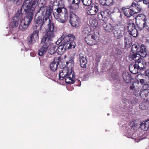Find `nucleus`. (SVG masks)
Returning <instances> with one entry per match:
<instances>
[{
	"mask_svg": "<svg viewBox=\"0 0 149 149\" xmlns=\"http://www.w3.org/2000/svg\"><path fill=\"white\" fill-rule=\"evenodd\" d=\"M54 25L52 24L48 25V28L46 33L42 38L40 42L41 47L38 51V55L42 56L45 54L50 45L51 42L54 36Z\"/></svg>",
	"mask_w": 149,
	"mask_h": 149,
	"instance_id": "nucleus-2",
	"label": "nucleus"
},
{
	"mask_svg": "<svg viewBox=\"0 0 149 149\" xmlns=\"http://www.w3.org/2000/svg\"><path fill=\"white\" fill-rule=\"evenodd\" d=\"M29 26L27 25V24L24 23L23 21H21L19 26V29L22 31L26 30L28 27Z\"/></svg>",
	"mask_w": 149,
	"mask_h": 149,
	"instance_id": "nucleus-31",
	"label": "nucleus"
},
{
	"mask_svg": "<svg viewBox=\"0 0 149 149\" xmlns=\"http://www.w3.org/2000/svg\"><path fill=\"white\" fill-rule=\"evenodd\" d=\"M36 3H34L31 5L30 6V3L25 4L22 7V9L24 10V14H26V16L24 18V19L22 21H23L24 23L29 26L31 22L33 17L34 11L36 6H35Z\"/></svg>",
	"mask_w": 149,
	"mask_h": 149,
	"instance_id": "nucleus-6",
	"label": "nucleus"
},
{
	"mask_svg": "<svg viewBox=\"0 0 149 149\" xmlns=\"http://www.w3.org/2000/svg\"><path fill=\"white\" fill-rule=\"evenodd\" d=\"M127 28L129 34L133 37H136L138 35V32L135 24L133 23H128Z\"/></svg>",
	"mask_w": 149,
	"mask_h": 149,
	"instance_id": "nucleus-15",
	"label": "nucleus"
},
{
	"mask_svg": "<svg viewBox=\"0 0 149 149\" xmlns=\"http://www.w3.org/2000/svg\"><path fill=\"white\" fill-rule=\"evenodd\" d=\"M131 6L135 8L138 11L137 12V13H138L142 9L141 6L139 5L138 4L135 3H133L131 5Z\"/></svg>",
	"mask_w": 149,
	"mask_h": 149,
	"instance_id": "nucleus-36",
	"label": "nucleus"
},
{
	"mask_svg": "<svg viewBox=\"0 0 149 149\" xmlns=\"http://www.w3.org/2000/svg\"><path fill=\"white\" fill-rule=\"evenodd\" d=\"M91 31V29L88 25L84 26L82 32L85 34H88Z\"/></svg>",
	"mask_w": 149,
	"mask_h": 149,
	"instance_id": "nucleus-33",
	"label": "nucleus"
},
{
	"mask_svg": "<svg viewBox=\"0 0 149 149\" xmlns=\"http://www.w3.org/2000/svg\"><path fill=\"white\" fill-rule=\"evenodd\" d=\"M62 8L58 7L56 9V12L53 13V15L55 19L58 18L59 16H61L60 15L63 13L62 12Z\"/></svg>",
	"mask_w": 149,
	"mask_h": 149,
	"instance_id": "nucleus-30",
	"label": "nucleus"
},
{
	"mask_svg": "<svg viewBox=\"0 0 149 149\" xmlns=\"http://www.w3.org/2000/svg\"><path fill=\"white\" fill-rule=\"evenodd\" d=\"M42 6L36 10L35 16L40 15L44 17V21H47L48 19L49 20V23L48 24V27L49 24H52L54 25L53 23L51 22V19L52 18L51 13L52 11V6L50 5L46 7V5L43 3H41Z\"/></svg>",
	"mask_w": 149,
	"mask_h": 149,
	"instance_id": "nucleus-5",
	"label": "nucleus"
},
{
	"mask_svg": "<svg viewBox=\"0 0 149 149\" xmlns=\"http://www.w3.org/2000/svg\"><path fill=\"white\" fill-rule=\"evenodd\" d=\"M141 17V19L140 22H142V21L145 22L147 20V19L146 18V16L143 14H141L138 15L137 16V17Z\"/></svg>",
	"mask_w": 149,
	"mask_h": 149,
	"instance_id": "nucleus-38",
	"label": "nucleus"
},
{
	"mask_svg": "<svg viewBox=\"0 0 149 149\" xmlns=\"http://www.w3.org/2000/svg\"><path fill=\"white\" fill-rule=\"evenodd\" d=\"M149 119H148L145 121H143L142 123H137V122L132 121L131 123V127L132 129L134 130H136L138 128L140 127L142 130L146 131L149 128Z\"/></svg>",
	"mask_w": 149,
	"mask_h": 149,
	"instance_id": "nucleus-8",
	"label": "nucleus"
},
{
	"mask_svg": "<svg viewBox=\"0 0 149 149\" xmlns=\"http://www.w3.org/2000/svg\"><path fill=\"white\" fill-rule=\"evenodd\" d=\"M122 51L120 49L117 48L116 49L115 53V59L116 61L118 62H120L122 58Z\"/></svg>",
	"mask_w": 149,
	"mask_h": 149,
	"instance_id": "nucleus-23",
	"label": "nucleus"
},
{
	"mask_svg": "<svg viewBox=\"0 0 149 149\" xmlns=\"http://www.w3.org/2000/svg\"><path fill=\"white\" fill-rule=\"evenodd\" d=\"M64 13H63L60 16L58 17L56 19L58 22L62 23H64L66 22L68 18L69 19V15L67 10L66 8H64Z\"/></svg>",
	"mask_w": 149,
	"mask_h": 149,
	"instance_id": "nucleus-18",
	"label": "nucleus"
},
{
	"mask_svg": "<svg viewBox=\"0 0 149 149\" xmlns=\"http://www.w3.org/2000/svg\"><path fill=\"white\" fill-rule=\"evenodd\" d=\"M102 14V12H99L97 14V17L100 20L101 19L103 21V20L102 19V18H104L103 17V15Z\"/></svg>",
	"mask_w": 149,
	"mask_h": 149,
	"instance_id": "nucleus-40",
	"label": "nucleus"
},
{
	"mask_svg": "<svg viewBox=\"0 0 149 149\" xmlns=\"http://www.w3.org/2000/svg\"><path fill=\"white\" fill-rule=\"evenodd\" d=\"M136 23L137 26L138 28L140 30H141L143 29H146L149 31V26H148V22H147L146 21L144 22L143 23L140 22L138 23L137 21H136Z\"/></svg>",
	"mask_w": 149,
	"mask_h": 149,
	"instance_id": "nucleus-21",
	"label": "nucleus"
},
{
	"mask_svg": "<svg viewBox=\"0 0 149 149\" xmlns=\"http://www.w3.org/2000/svg\"><path fill=\"white\" fill-rule=\"evenodd\" d=\"M54 25L52 24L48 25V28L46 33L42 38L40 42L41 47L38 51V55L42 56L45 54L50 45L51 42L54 36Z\"/></svg>",
	"mask_w": 149,
	"mask_h": 149,
	"instance_id": "nucleus-3",
	"label": "nucleus"
},
{
	"mask_svg": "<svg viewBox=\"0 0 149 149\" xmlns=\"http://www.w3.org/2000/svg\"><path fill=\"white\" fill-rule=\"evenodd\" d=\"M64 0H59L58 1V2L57 3V5L59 6L61 4H62L63 3V1Z\"/></svg>",
	"mask_w": 149,
	"mask_h": 149,
	"instance_id": "nucleus-41",
	"label": "nucleus"
},
{
	"mask_svg": "<svg viewBox=\"0 0 149 149\" xmlns=\"http://www.w3.org/2000/svg\"><path fill=\"white\" fill-rule=\"evenodd\" d=\"M99 11L98 6L95 4H92L91 6H89L87 8V13L91 15H95Z\"/></svg>",
	"mask_w": 149,
	"mask_h": 149,
	"instance_id": "nucleus-16",
	"label": "nucleus"
},
{
	"mask_svg": "<svg viewBox=\"0 0 149 149\" xmlns=\"http://www.w3.org/2000/svg\"><path fill=\"white\" fill-rule=\"evenodd\" d=\"M46 76L48 78L50 77H51L50 75H48L47 76L46 75Z\"/></svg>",
	"mask_w": 149,
	"mask_h": 149,
	"instance_id": "nucleus-48",
	"label": "nucleus"
},
{
	"mask_svg": "<svg viewBox=\"0 0 149 149\" xmlns=\"http://www.w3.org/2000/svg\"><path fill=\"white\" fill-rule=\"evenodd\" d=\"M74 36L72 34L67 35L66 33H63L59 39V40H61L60 42L63 41V45L62 44L60 45H56L57 53L61 55L64 54L67 49L74 48L76 46V44L74 42Z\"/></svg>",
	"mask_w": 149,
	"mask_h": 149,
	"instance_id": "nucleus-4",
	"label": "nucleus"
},
{
	"mask_svg": "<svg viewBox=\"0 0 149 149\" xmlns=\"http://www.w3.org/2000/svg\"><path fill=\"white\" fill-rule=\"evenodd\" d=\"M74 65V60L73 58H70V60L66 62L65 65L63 66V70H61L59 73V79L60 80L65 79V76L66 75V72L68 69L72 68Z\"/></svg>",
	"mask_w": 149,
	"mask_h": 149,
	"instance_id": "nucleus-7",
	"label": "nucleus"
},
{
	"mask_svg": "<svg viewBox=\"0 0 149 149\" xmlns=\"http://www.w3.org/2000/svg\"><path fill=\"white\" fill-rule=\"evenodd\" d=\"M58 65V62H55L54 61L51 63L49 65L50 69L53 71H55L57 69Z\"/></svg>",
	"mask_w": 149,
	"mask_h": 149,
	"instance_id": "nucleus-29",
	"label": "nucleus"
},
{
	"mask_svg": "<svg viewBox=\"0 0 149 149\" xmlns=\"http://www.w3.org/2000/svg\"><path fill=\"white\" fill-rule=\"evenodd\" d=\"M107 115H109V113H108L107 114Z\"/></svg>",
	"mask_w": 149,
	"mask_h": 149,
	"instance_id": "nucleus-52",
	"label": "nucleus"
},
{
	"mask_svg": "<svg viewBox=\"0 0 149 149\" xmlns=\"http://www.w3.org/2000/svg\"><path fill=\"white\" fill-rule=\"evenodd\" d=\"M130 7L129 6L128 8H127V7H124L122 8L124 15L127 17H129L134 14H136L137 13L136 12H134L132 9H130Z\"/></svg>",
	"mask_w": 149,
	"mask_h": 149,
	"instance_id": "nucleus-20",
	"label": "nucleus"
},
{
	"mask_svg": "<svg viewBox=\"0 0 149 149\" xmlns=\"http://www.w3.org/2000/svg\"><path fill=\"white\" fill-rule=\"evenodd\" d=\"M56 52V45L52 46L48 51V53L52 55Z\"/></svg>",
	"mask_w": 149,
	"mask_h": 149,
	"instance_id": "nucleus-34",
	"label": "nucleus"
},
{
	"mask_svg": "<svg viewBox=\"0 0 149 149\" xmlns=\"http://www.w3.org/2000/svg\"><path fill=\"white\" fill-rule=\"evenodd\" d=\"M148 89H147V90H146V91H144L142 92H142L143 93H145L144 94V96L145 97H147L148 96V93H149V91H148Z\"/></svg>",
	"mask_w": 149,
	"mask_h": 149,
	"instance_id": "nucleus-42",
	"label": "nucleus"
},
{
	"mask_svg": "<svg viewBox=\"0 0 149 149\" xmlns=\"http://www.w3.org/2000/svg\"><path fill=\"white\" fill-rule=\"evenodd\" d=\"M44 17H42L41 16L38 15L37 17L35 20V22L36 24L40 25V29L41 30L42 26L46 21H44Z\"/></svg>",
	"mask_w": 149,
	"mask_h": 149,
	"instance_id": "nucleus-24",
	"label": "nucleus"
},
{
	"mask_svg": "<svg viewBox=\"0 0 149 149\" xmlns=\"http://www.w3.org/2000/svg\"><path fill=\"white\" fill-rule=\"evenodd\" d=\"M130 88L131 89H132V90H134L135 87L134 86L133 84H132V86H130Z\"/></svg>",
	"mask_w": 149,
	"mask_h": 149,
	"instance_id": "nucleus-46",
	"label": "nucleus"
},
{
	"mask_svg": "<svg viewBox=\"0 0 149 149\" xmlns=\"http://www.w3.org/2000/svg\"><path fill=\"white\" fill-rule=\"evenodd\" d=\"M139 82L142 86L143 89L142 92L144 91H145L147 90L149 87L148 84V82L145 80L142 79H140Z\"/></svg>",
	"mask_w": 149,
	"mask_h": 149,
	"instance_id": "nucleus-27",
	"label": "nucleus"
},
{
	"mask_svg": "<svg viewBox=\"0 0 149 149\" xmlns=\"http://www.w3.org/2000/svg\"><path fill=\"white\" fill-rule=\"evenodd\" d=\"M143 3L146 4H147L149 3V1L148 0H142Z\"/></svg>",
	"mask_w": 149,
	"mask_h": 149,
	"instance_id": "nucleus-44",
	"label": "nucleus"
},
{
	"mask_svg": "<svg viewBox=\"0 0 149 149\" xmlns=\"http://www.w3.org/2000/svg\"><path fill=\"white\" fill-rule=\"evenodd\" d=\"M125 43L126 47H129L130 46V44H131L132 39L131 38L130 36H128L127 37H125L124 38Z\"/></svg>",
	"mask_w": 149,
	"mask_h": 149,
	"instance_id": "nucleus-32",
	"label": "nucleus"
},
{
	"mask_svg": "<svg viewBox=\"0 0 149 149\" xmlns=\"http://www.w3.org/2000/svg\"><path fill=\"white\" fill-rule=\"evenodd\" d=\"M133 54L130 56L132 59L135 61V63L129 66V70L133 74H136L138 73L139 70L146 68L147 66V63L145 60L140 58L137 55L142 57H145L147 54L146 48L143 44L141 46L139 45H133L131 49V53Z\"/></svg>",
	"mask_w": 149,
	"mask_h": 149,
	"instance_id": "nucleus-1",
	"label": "nucleus"
},
{
	"mask_svg": "<svg viewBox=\"0 0 149 149\" xmlns=\"http://www.w3.org/2000/svg\"><path fill=\"white\" fill-rule=\"evenodd\" d=\"M38 34L39 31L38 30H36L30 36L27 38L28 43L29 45H31L38 40L39 39Z\"/></svg>",
	"mask_w": 149,
	"mask_h": 149,
	"instance_id": "nucleus-14",
	"label": "nucleus"
},
{
	"mask_svg": "<svg viewBox=\"0 0 149 149\" xmlns=\"http://www.w3.org/2000/svg\"><path fill=\"white\" fill-rule=\"evenodd\" d=\"M32 54L31 53V56H34V55H33V56H32Z\"/></svg>",
	"mask_w": 149,
	"mask_h": 149,
	"instance_id": "nucleus-50",
	"label": "nucleus"
},
{
	"mask_svg": "<svg viewBox=\"0 0 149 149\" xmlns=\"http://www.w3.org/2000/svg\"><path fill=\"white\" fill-rule=\"evenodd\" d=\"M102 15H103V17L105 18L107 17H108L111 14V12L109 10H105L103 11L102 12Z\"/></svg>",
	"mask_w": 149,
	"mask_h": 149,
	"instance_id": "nucleus-35",
	"label": "nucleus"
},
{
	"mask_svg": "<svg viewBox=\"0 0 149 149\" xmlns=\"http://www.w3.org/2000/svg\"><path fill=\"white\" fill-rule=\"evenodd\" d=\"M78 61L79 62V65L81 68L84 69L86 68L87 61L85 55L82 54H79Z\"/></svg>",
	"mask_w": 149,
	"mask_h": 149,
	"instance_id": "nucleus-19",
	"label": "nucleus"
},
{
	"mask_svg": "<svg viewBox=\"0 0 149 149\" xmlns=\"http://www.w3.org/2000/svg\"><path fill=\"white\" fill-rule=\"evenodd\" d=\"M103 26L105 31L108 32H111L113 31L114 29V26L109 23L104 22L103 24Z\"/></svg>",
	"mask_w": 149,
	"mask_h": 149,
	"instance_id": "nucleus-22",
	"label": "nucleus"
},
{
	"mask_svg": "<svg viewBox=\"0 0 149 149\" xmlns=\"http://www.w3.org/2000/svg\"><path fill=\"white\" fill-rule=\"evenodd\" d=\"M123 78L125 82L126 83H129L130 82L131 80V76L128 72H124L122 74Z\"/></svg>",
	"mask_w": 149,
	"mask_h": 149,
	"instance_id": "nucleus-26",
	"label": "nucleus"
},
{
	"mask_svg": "<svg viewBox=\"0 0 149 149\" xmlns=\"http://www.w3.org/2000/svg\"><path fill=\"white\" fill-rule=\"evenodd\" d=\"M81 1L84 5L88 6H90L92 3L91 0H80Z\"/></svg>",
	"mask_w": 149,
	"mask_h": 149,
	"instance_id": "nucleus-37",
	"label": "nucleus"
},
{
	"mask_svg": "<svg viewBox=\"0 0 149 149\" xmlns=\"http://www.w3.org/2000/svg\"><path fill=\"white\" fill-rule=\"evenodd\" d=\"M65 79L66 83L68 84H73L75 81L79 82V84L77 85L78 86H80L81 81L79 80H77L75 79L74 72L72 70L70 72L69 69H68L66 72V75L65 76Z\"/></svg>",
	"mask_w": 149,
	"mask_h": 149,
	"instance_id": "nucleus-9",
	"label": "nucleus"
},
{
	"mask_svg": "<svg viewBox=\"0 0 149 149\" xmlns=\"http://www.w3.org/2000/svg\"><path fill=\"white\" fill-rule=\"evenodd\" d=\"M124 29V26L120 24H117L114 26V29L113 32L116 38L120 39L123 37Z\"/></svg>",
	"mask_w": 149,
	"mask_h": 149,
	"instance_id": "nucleus-10",
	"label": "nucleus"
},
{
	"mask_svg": "<svg viewBox=\"0 0 149 149\" xmlns=\"http://www.w3.org/2000/svg\"><path fill=\"white\" fill-rule=\"evenodd\" d=\"M99 1L102 5L108 7L113 5L114 4L113 0H99Z\"/></svg>",
	"mask_w": 149,
	"mask_h": 149,
	"instance_id": "nucleus-25",
	"label": "nucleus"
},
{
	"mask_svg": "<svg viewBox=\"0 0 149 149\" xmlns=\"http://www.w3.org/2000/svg\"><path fill=\"white\" fill-rule=\"evenodd\" d=\"M97 37L95 34H89L85 38V41L89 45L92 46L96 44Z\"/></svg>",
	"mask_w": 149,
	"mask_h": 149,
	"instance_id": "nucleus-13",
	"label": "nucleus"
},
{
	"mask_svg": "<svg viewBox=\"0 0 149 149\" xmlns=\"http://www.w3.org/2000/svg\"><path fill=\"white\" fill-rule=\"evenodd\" d=\"M145 75L146 76H147L148 77V79H149V70H147L145 71Z\"/></svg>",
	"mask_w": 149,
	"mask_h": 149,
	"instance_id": "nucleus-43",
	"label": "nucleus"
},
{
	"mask_svg": "<svg viewBox=\"0 0 149 149\" xmlns=\"http://www.w3.org/2000/svg\"><path fill=\"white\" fill-rule=\"evenodd\" d=\"M134 1L136 2H139L142 1V0H134Z\"/></svg>",
	"mask_w": 149,
	"mask_h": 149,
	"instance_id": "nucleus-47",
	"label": "nucleus"
},
{
	"mask_svg": "<svg viewBox=\"0 0 149 149\" xmlns=\"http://www.w3.org/2000/svg\"><path fill=\"white\" fill-rule=\"evenodd\" d=\"M146 41L147 42H148V39H146Z\"/></svg>",
	"mask_w": 149,
	"mask_h": 149,
	"instance_id": "nucleus-49",
	"label": "nucleus"
},
{
	"mask_svg": "<svg viewBox=\"0 0 149 149\" xmlns=\"http://www.w3.org/2000/svg\"><path fill=\"white\" fill-rule=\"evenodd\" d=\"M70 3L68 6V8L70 11L73 12V11L76 10L79 8V4L80 2V0H72L68 1Z\"/></svg>",
	"mask_w": 149,
	"mask_h": 149,
	"instance_id": "nucleus-17",
	"label": "nucleus"
},
{
	"mask_svg": "<svg viewBox=\"0 0 149 149\" xmlns=\"http://www.w3.org/2000/svg\"><path fill=\"white\" fill-rule=\"evenodd\" d=\"M56 3H57V0H55L54 2V3H55V2H56Z\"/></svg>",
	"mask_w": 149,
	"mask_h": 149,
	"instance_id": "nucleus-51",
	"label": "nucleus"
},
{
	"mask_svg": "<svg viewBox=\"0 0 149 149\" xmlns=\"http://www.w3.org/2000/svg\"><path fill=\"white\" fill-rule=\"evenodd\" d=\"M146 104L145 103H142L140 104L139 105V108L142 110H146L148 109L147 107L145 105Z\"/></svg>",
	"mask_w": 149,
	"mask_h": 149,
	"instance_id": "nucleus-39",
	"label": "nucleus"
},
{
	"mask_svg": "<svg viewBox=\"0 0 149 149\" xmlns=\"http://www.w3.org/2000/svg\"><path fill=\"white\" fill-rule=\"evenodd\" d=\"M69 20L71 25L76 28L79 26L81 23L79 17L75 14L70 13L69 14Z\"/></svg>",
	"mask_w": 149,
	"mask_h": 149,
	"instance_id": "nucleus-12",
	"label": "nucleus"
},
{
	"mask_svg": "<svg viewBox=\"0 0 149 149\" xmlns=\"http://www.w3.org/2000/svg\"><path fill=\"white\" fill-rule=\"evenodd\" d=\"M22 7L19 10L17 11V13L15 15L12 19V22L11 24V26L13 27H16L18 25L19 22L22 19L23 13L24 10L22 9Z\"/></svg>",
	"mask_w": 149,
	"mask_h": 149,
	"instance_id": "nucleus-11",
	"label": "nucleus"
},
{
	"mask_svg": "<svg viewBox=\"0 0 149 149\" xmlns=\"http://www.w3.org/2000/svg\"><path fill=\"white\" fill-rule=\"evenodd\" d=\"M39 0H24L23 5L22 6V7H23L24 5L26 3H30V6H31V5L33 3H36V5H35V6H36L37 5L38 3V2ZM22 0H18V1H22Z\"/></svg>",
	"mask_w": 149,
	"mask_h": 149,
	"instance_id": "nucleus-28",
	"label": "nucleus"
},
{
	"mask_svg": "<svg viewBox=\"0 0 149 149\" xmlns=\"http://www.w3.org/2000/svg\"><path fill=\"white\" fill-rule=\"evenodd\" d=\"M137 103V101L134 99L132 100L131 102V103L132 104H134Z\"/></svg>",
	"mask_w": 149,
	"mask_h": 149,
	"instance_id": "nucleus-45",
	"label": "nucleus"
}]
</instances>
